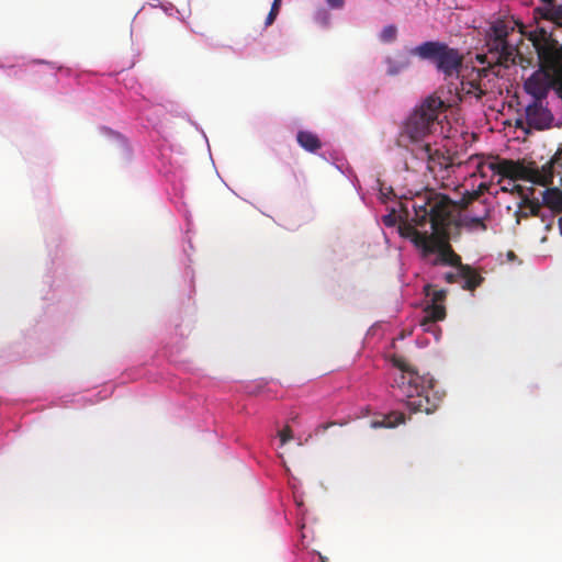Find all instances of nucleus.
I'll return each mask as SVG.
<instances>
[{
  "instance_id": "nucleus-25",
  "label": "nucleus",
  "mask_w": 562,
  "mask_h": 562,
  "mask_svg": "<svg viewBox=\"0 0 562 562\" xmlns=\"http://www.w3.org/2000/svg\"><path fill=\"white\" fill-rule=\"evenodd\" d=\"M331 425H335L334 423H330V424H323V425H319L318 426V430H322V431H326L327 428Z\"/></svg>"
},
{
  "instance_id": "nucleus-6",
  "label": "nucleus",
  "mask_w": 562,
  "mask_h": 562,
  "mask_svg": "<svg viewBox=\"0 0 562 562\" xmlns=\"http://www.w3.org/2000/svg\"><path fill=\"white\" fill-rule=\"evenodd\" d=\"M413 155L420 160L426 161V168L435 180H443L450 176V170L454 167L451 158L439 150H432L429 143L412 147Z\"/></svg>"
},
{
  "instance_id": "nucleus-2",
  "label": "nucleus",
  "mask_w": 562,
  "mask_h": 562,
  "mask_svg": "<svg viewBox=\"0 0 562 562\" xmlns=\"http://www.w3.org/2000/svg\"><path fill=\"white\" fill-rule=\"evenodd\" d=\"M391 362L400 370L398 375L394 378V386L405 397L407 408L414 413H434L442 397L434 390L432 376L419 374L416 368L401 356H393Z\"/></svg>"
},
{
  "instance_id": "nucleus-8",
  "label": "nucleus",
  "mask_w": 562,
  "mask_h": 562,
  "mask_svg": "<svg viewBox=\"0 0 562 562\" xmlns=\"http://www.w3.org/2000/svg\"><path fill=\"white\" fill-rule=\"evenodd\" d=\"M513 192H517L521 198L520 203L518 204V211L516 212L517 222L520 218H528L529 216H539L541 206L543 205V201L540 203L538 199L531 198L535 193V189L532 186L526 188L520 184L514 186ZM543 196V192L541 193Z\"/></svg>"
},
{
  "instance_id": "nucleus-19",
  "label": "nucleus",
  "mask_w": 562,
  "mask_h": 562,
  "mask_svg": "<svg viewBox=\"0 0 562 562\" xmlns=\"http://www.w3.org/2000/svg\"><path fill=\"white\" fill-rule=\"evenodd\" d=\"M443 278L448 283H459L461 282V269H457V272H447Z\"/></svg>"
},
{
  "instance_id": "nucleus-17",
  "label": "nucleus",
  "mask_w": 562,
  "mask_h": 562,
  "mask_svg": "<svg viewBox=\"0 0 562 562\" xmlns=\"http://www.w3.org/2000/svg\"><path fill=\"white\" fill-rule=\"evenodd\" d=\"M397 37V27L393 24L383 27L380 34V40L383 43H392Z\"/></svg>"
},
{
  "instance_id": "nucleus-12",
  "label": "nucleus",
  "mask_w": 562,
  "mask_h": 562,
  "mask_svg": "<svg viewBox=\"0 0 562 562\" xmlns=\"http://www.w3.org/2000/svg\"><path fill=\"white\" fill-rule=\"evenodd\" d=\"M385 63L387 65V75L395 76L406 69L409 66L411 60L406 52L397 50L392 56H389Z\"/></svg>"
},
{
  "instance_id": "nucleus-26",
  "label": "nucleus",
  "mask_w": 562,
  "mask_h": 562,
  "mask_svg": "<svg viewBox=\"0 0 562 562\" xmlns=\"http://www.w3.org/2000/svg\"><path fill=\"white\" fill-rule=\"evenodd\" d=\"M507 257L509 260H513L516 257V255L514 251L510 250V251H508Z\"/></svg>"
},
{
  "instance_id": "nucleus-16",
  "label": "nucleus",
  "mask_w": 562,
  "mask_h": 562,
  "mask_svg": "<svg viewBox=\"0 0 562 562\" xmlns=\"http://www.w3.org/2000/svg\"><path fill=\"white\" fill-rule=\"evenodd\" d=\"M405 422L404 413H392L389 416H385L381 422H373L372 427H394L396 425L403 424Z\"/></svg>"
},
{
  "instance_id": "nucleus-18",
  "label": "nucleus",
  "mask_w": 562,
  "mask_h": 562,
  "mask_svg": "<svg viewBox=\"0 0 562 562\" xmlns=\"http://www.w3.org/2000/svg\"><path fill=\"white\" fill-rule=\"evenodd\" d=\"M440 319H430L428 313H424V317L420 321V326L423 327V330L426 333H435L438 327L436 326V323Z\"/></svg>"
},
{
  "instance_id": "nucleus-10",
  "label": "nucleus",
  "mask_w": 562,
  "mask_h": 562,
  "mask_svg": "<svg viewBox=\"0 0 562 562\" xmlns=\"http://www.w3.org/2000/svg\"><path fill=\"white\" fill-rule=\"evenodd\" d=\"M424 293L430 300V303L424 308V313H428L430 319H445L447 313L443 302L447 297V291L443 289L437 290L434 285L426 284Z\"/></svg>"
},
{
  "instance_id": "nucleus-9",
  "label": "nucleus",
  "mask_w": 562,
  "mask_h": 562,
  "mask_svg": "<svg viewBox=\"0 0 562 562\" xmlns=\"http://www.w3.org/2000/svg\"><path fill=\"white\" fill-rule=\"evenodd\" d=\"M526 120L530 127L541 131L550 127L553 115L550 110L543 105V101H532V103L526 108Z\"/></svg>"
},
{
  "instance_id": "nucleus-27",
  "label": "nucleus",
  "mask_w": 562,
  "mask_h": 562,
  "mask_svg": "<svg viewBox=\"0 0 562 562\" xmlns=\"http://www.w3.org/2000/svg\"><path fill=\"white\" fill-rule=\"evenodd\" d=\"M384 223H385L386 225H391V218H389V216H387V217H385V218H384Z\"/></svg>"
},
{
  "instance_id": "nucleus-21",
  "label": "nucleus",
  "mask_w": 562,
  "mask_h": 562,
  "mask_svg": "<svg viewBox=\"0 0 562 562\" xmlns=\"http://www.w3.org/2000/svg\"><path fill=\"white\" fill-rule=\"evenodd\" d=\"M278 14H279L278 11L270 9V12L268 13L267 19H266V25H271L274 22V20L277 19Z\"/></svg>"
},
{
  "instance_id": "nucleus-7",
  "label": "nucleus",
  "mask_w": 562,
  "mask_h": 562,
  "mask_svg": "<svg viewBox=\"0 0 562 562\" xmlns=\"http://www.w3.org/2000/svg\"><path fill=\"white\" fill-rule=\"evenodd\" d=\"M487 76L486 68L472 67L467 75H462L460 85L456 88L459 101L463 102L468 99L481 100L485 95L482 88V79Z\"/></svg>"
},
{
  "instance_id": "nucleus-23",
  "label": "nucleus",
  "mask_w": 562,
  "mask_h": 562,
  "mask_svg": "<svg viewBox=\"0 0 562 562\" xmlns=\"http://www.w3.org/2000/svg\"><path fill=\"white\" fill-rule=\"evenodd\" d=\"M463 209L465 210V212H468V210H472V214L480 213V209L477 207V201L472 202L468 207Z\"/></svg>"
},
{
  "instance_id": "nucleus-20",
  "label": "nucleus",
  "mask_w": 562,
  "mask_h": 562,
  "mask_svg": "<svg viewBox=\"0 0 562 562\" xmlns=\"http://www.w3.org/2000/svg\"><path fill=\"white\" fill-rule=\"evenodd\" d=\"M279 438L281 445H285L292 439V429L289 426H285L282 430L279 431Z\"/></svg>"
},
{
  "instance_id": "nucleus-24",
  "label": "nucleus",
  "mask_w": 562,
  "mask_h": 562,
  "mask_svg": "<svg viewBox=\"0 0 562 562\" xmlns=\"http://www.w3.org/2000/svg\"><path fill=\"white\" fill-rule=\"evenodd\" d=\"M281 1L282 0H273L271 9L279 12L280 11V7H281Z\"/></svg>"
},
{
  "instance_id": "nucleus-5",
  "label": "nucleus",
  "mask_w": 562,
  "mask_h": 562,
  "mask_svg": "<svg viewBox=\"0 0 562 562\" xmlns=\"http://www.w3.org/2000/svg\"><path fill=\"white\" fill-rule=\"evenodd\" d=\"M442 109V100L431 95L409 115L405 125V134L412 140L413 147L423 144L422 140L434 132L439 124L438 119Z\"/></svg>"
},
{
  "instance_id": "nucleus-22",
  "label": "nucleus",
  "mask_w": 562,
  "mask_h": 562,
  "mask_svg": "<svg viewBox=\"0 0 562 562\" xmlns=\"http://www.w3.org/2000/svg\"><path fill=\"white\" fill-rule=\"evenodd\" d=\"M330 8L339 9L344 5V0H326Z\"/></svg>"
},
{
  "instance_id": "nucleus-4",
  "label": "nucleus",
  "mask_w": 562,
  "mask_h": 562,
  "mask_svg": "<svg viewBox=\"0 0 562 562\" xmlns=\"http://www.w3.org/2000/svg\"><path fill=\"white\" fill-rule=\"evenodd\" d=\"M411 54L422 59L431 60L445 79L460 77L463 66V54L443 42L428 41L411 49Z\"/></svg>"
},
{
  "instance_id": "nucleus-1",
  "label": "nucleus",
  "mask_w": 562,
  "mask_h": 562,
  "mask_svg": "<svg viewBox=\"0 0 562 562\" xmlns=\"http://www.w3.org/2000/svg\"><path fill=\"white\" fill-rule=\"evenodd\" d=\"M412 223L398 226L402 237L409 239L422 252V257L437 254L432 266H451L459 269L463 263L449 241L452 201L445 194L428 191L418 194L412 202Z\"/></svg>"
},
{
  "instance_id": "nucleus-11",
  "label": "nucleus",
  "mask_w": 562,
  "mask_h": 562,
  "mask_svg": "<svg viewBox=\"0 0 562 562\" xmlns=\"http://www.w3.org/2000/svg\"><path fill=\"white\" fill-rule=\"evenodd\" d=\"M477 207L480 209V213L472 214V210H468L461 218L460 226L468 231H481L485 232L487 226L485 221L490 217V206L484 201L477 202Z\"/></svg>"
},
{
  "instance_id": "nucleus-14",
  "label": "nucleus",
  "mask_w": 562,
  "mask_h": 562,
  "mask_svg": "<svg viewBox=\"0 0 562 562\" xmlns=\"http://www.w3.org/2000/svg\"><path fill=\"white\" fill-rule=\"evenodd\" d=\"M296 140L302 148L311 153H315L322 147V142L317 135L308 131H300Z\"/></svg>"
},
{
  "instance_id": "nucleus-13",
  "label": "nucleus",
  "mask_w": 562,
  "mask_h": 562,
  "mask_svg": "<svg viewBox=\"0 0 562 562\" xmlns=\"http://www.w3.org/2000/svg\"><path fill=\"white\" fill-rule=\"evenodd\" d=\"M461 269V281L462 289L473 291L483 282V278L469 265H462Z\"/></svg>"
},
{
  "instance_id": "nucleus-15",
  "label": "nucleus",
  "mask_w": 562,
  "mask_h": 562,
  "mask_svg": "<svg viewBox=\"0 0 562 562\" xmlns=\"http://www.w3.org/2000/svg\"><path fill=\"white\" fill-rule=\"evenodd\" d=\"M487 190V186L485 183H481L477 190L467 191L461 198L459 205L460 207H468L474 201H481L480 196Z\"/></svg>"
},
{
  "instance_id": "nucleus-3",
  "label": "nucleus",
  "mask_w": 562,
  "mask_h": 562,
  "mask_svg": "<svg viewBox=\"0 0 562 562\" xmlns=\"http://www.w3.org/2000/svg\"><path fill=\"white\" fill-rule=\"evenodd\" d=\"M527 32L522 24L497 20L491 26L487 35V53L477 54L476 60L480 64L486 63L488 66L502 65L507 67L509 64L515 65L517 63L524 66L525 60L528 65H531V59H526L518 48Z\"/></svg>"
}]
</instances>
